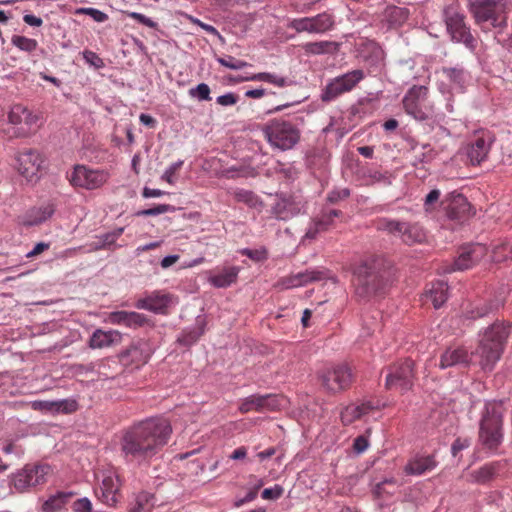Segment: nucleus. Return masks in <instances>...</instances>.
Instances as JSON below:
<instances>
[{"label":"nucleus","instance_id":"473e14b6","mask_svg":"<svg viewBox=\"0 0 512 512\" xmlns=\"http://www.w3.org/2000/svg\"><path fill=\"white\" fill-rule=\"evenodd\" d=\"M238 273V267H226L215 275L211 276L210 283L217 288L228 287L237 280Z\"/></svg>","mask_w":512,"mask_h":512},{"label":"nucleus","instance_id":"f8f14e48","mask_svg":"<svg viewBox=\"0 0 512 512\" xmlns=\"http://www.w3.org/2000/svg\"><path fill=\"white\" fill-rule=\"evenodd\" d=\"M50 467L48 465H26L13 477V484L17 491L24 492L46 482Z\"/></svg>","mask_w":512,"mask_h":512},{"label":"nucleus","instance_id":"4468645a","mask_svg":"<svg viewBox=\"0 0 512 512\" xmlns=\"http://www.w3.org/2000/svg\"><path fill=\"white\" fill-rule=\"evenodd\" d=\"M441 205L446 211L447 217L451 220L462 222L468 219L472 214L471 205L467 198L456 191L448 193L445 198L441 200Z\"/></svg>","mask_w":512,"mask_h":512},{"label":"nucleus","instance_id":"c85d7f7f","mask_svg":"<svg viewBox=\"0 0 512 512\" xmlns=\"http://www.w3.org/2000/svg\"><path fill=\"white\" fill-rule=\"evenodd\" d=\"M440 72L445 76L449 83L456 89L463 91L468 73L461 65L454 67H442Z\"/></svg>","mask_w":512,"mask_h":512},{"label":"nucleus","instance_id":"c756f323","mask_svg":"<svg viewBox=\"0 0 512 512\" xmlns=\"http://www.w3.org/2000/svg\"><path fill=\"white\" fill-rule=\"evenodd\" d=\"M235 82H243V81H263L270 84H273L278 87H285L292 83L287 77L280 76L275 73L269 72H261L257 74H253L250 77H237L233 79Z\"/></svg>","mask_w":512,"mask_h":512},{"label":"nucleus","instance_id":"338daca9","mask_svg":"<svg viewBox=\"0 0 512 512\" xmlns=\"http://www.w3.org/2000/svg\"><path fill=\"white\" fill-rule=\"evenodd\" d=\"M350 196V190L348 188H343L339 190H333L328 194L327 200L335 204L341 200H344Z\"/></svg>","mask_w":512,"mask_h":512},{"label":"nucleus","instance_id":"b1692460","mask_svg":"<svg viewBox=\"0 0 512 512\" xmlns=\"http://www.w3.org/2000/svg\"><path fill=\"white\" fill-rule=\"evenodd\" d=\"M170 304V296L154 292L144 298L139 299L135 306L138 309H145L154 313L163 314Z\"/></svg>","mask_w":512,"mask_h":512},{"label":"nucleus","instance_id":"9d476101","mask_svg":"<svg viewBox=\"0 0 512 512\" xmlns=\"http://www.w3.org/2000/svg\"><path fill=\"white\" fill-rule=\"evenodd\" d=\"M364 77L363 70L355 69L334 78L323 90L321 94L322 101H332L339 95L351 91Z\"/></svg>","mask_w":512,"mask_h":512},{"label":"nucleus","instance_id":"e2e57ef3","mask_svg":"<svg viewBox=\"0 0 512 512\" xmlns=\"http://www.w3.org/2000/svg\"><path fill=\"white\" fill-rule=\"evenodd\" d=\"M283 492V487L276 484L274 487L264 489L261 496L265 500H277L282 496Z\"/></svg>","mask_w":512,"mask_h":512},{"label":"nucleus","instance_id":"a19ab883","mask_svg":"<svg viewBox=\"0 0 512 512\" xmlns=\"http://www.w3.org/2000/svg\"><path fill=\"white\" fill-rule=\"evenodd\" d=\"M313 30L316 34H321L329 31L334 25L333 16L327 12L320 13L311 17Z\"/></svg>","mask_w":512,"mask_h":512},{"label":"nucleus","instance_id":"37998d69","mask_svg":"<svg viewBox=\"0 0 512 512\" xmlns=\"http://www.w3.org/2000/svg\"><path fill=\"white\" fill-rule=\"evenodd\" d=\"M11 44L21 51L32 53L38 48V42L35 39L27 38L21 35H13Z\"/></svg>","mask_w":512,"mask_h":512},{"label":"nucleus","instance_id":"0e129e2a","mask_svg":"<svg viewBox=\"0 0 512 512\" xmlns=\"http://www.w3.org/2000/svg\"><path fill=\"white\" fill-rule=\"evenodd\" d=\"M127 15L136 20L137 22H139L140 24L142 25H145L149 28H157L158 24L153 21L151 18L145 16L144 14H141V13H138V12H127Z\"/></svg>","mask_w":512,"mask_h":512},{"label":"nucleus","instance_id":"69168bd1","mask_svg":"<svg viewBox=\"0 0 512 512\" xmlns=\"http://www.w3.org/2000/svg\"><path fill=\"white\" fill-rule=\"evenodd\" d=\"M241 254L247 256L248 258H250L256 262L264 261L267 259V252L264 249L252 250V249L244 248L243 250H241Z\"/></svg>","mask_w":512,"mask_h":512},{"label":"nucleus","instance_id":"412c9836","mask_svg":"<svg viewBox=\"0 0 512 512\" xmlns=\"http://www.w3.org/2000/svg\"><path fill=\"white\" fill-rule=\"evenodd\" d=\"M500 302L496 298L481 299L470 303L463 311V317L467 320H476L483 318L496 311Z\"/></svg>","mask_w":512,"mask_h":512},{"label":"nucleus","instance_id":"1a4fd4ad","mask_svg":"<svg viewBox=\"0 0 512 512\" xmlns=\"http://www.w3.org/2000/svg\"><path fill=\"white\" fill-rule=\"evenodd\" d=\"M318 378L328 393L336 394L350 387L353 374L349 366L342 364L322 369L318 373Z\"/></svg>","mask_w":512,"mask_h":512},{"label":"nucleus","instance_id":"f257e3e1","mask_svg":"<svg viewBox=\"0 0 512 512\" xmlns=\"http://www.w3.org/2000/svg\"><path fill=\"white\" fill-rule=\"evenodd\" d=\"M172 427L161 417L140 421L123 431L120 438V453L127 463L149 462L168 443Z\"/></svg>","mask_w":512,"mask_h":512},{"label":"nucleus","instance_id":"052dcab7","mask_svg":"<svg viewBox=\"0 0 512 512\" xmlns=\"http://www.w3.org/2000/svg\"><path fill=\"white\" fill-rule=\"evenodd\" d=\"M183 161L179 160L177 162L172 163L161 176L162 180H165L169 184H174V175L175 173L182 167Z\"/></svg>","mask_w":512,"mask_h":512},{"label":"nucleus","instance_id":"79ce46f5","mask_svg":"<svg viewBox=\"0 0 512 512\" xmlns=\"http://www.w3.org/2000/svg\"><path fill=\"white\" fill-rule=\"evenodd\" d=\"M498 468V463H489L482 466L474 472L476 482L484 484L491 481L497 475Z\"/></svg>","mask_w":512,"mask_h":512},{"label":"nucleus","instance_id":"bb28decb","mask_svg":"<svg viewBox=\"0 0 512 512\" xmlns=\"http://www.w3.org/2000/svg\"><path fill=\"white\" fill-rule=\"evenodd\" d=\"M436 466L437 462L432 455L416 456L408 461L404 470L409 475H422Z\"/></svg>","mask_w":512,"mask_h":512},{"label":"nucleus","instance_id":"5701e85b","mask_svg":"<svg viewBox=\"0 0 512 512\" xmlns=\"http://www.w3.org/2000/svg\"><path fill=\"white\" fill-rule=\"evenodd\" d=\"M206 321L198 316L191 327L184 328L178 335L176 342L183 347L189 348L194 345L205 333Z\"/></svg>","mask_w":512,"mask_h":512},{"label":"nucleus","instance_id":"39448f33","mask_svg":"<svg viewBox=\"0 0 512 512\" xmlns=\"http://www.w3.org/2000/svg\"><path fill=\"white\" fill-rule=\"evenodd\" d=\"M502 402H485L479 424V442L488 450H496L503 441V415Z\"/></svg>","mask_w":512,"mask_h":512},{"label":"nucleus","instance_id":"a878e982","mask_svg":"<svg viewBox=\"0 0 512 512\" xmlns=\"http://www.w3.org/2000/svg\"><path fill=\"white\" fill-rule=\"evenodd\" d=\"M409 15L410 12L407 8L390 5L384 9L381 21L385 23L389 29L397 28L408 20Z\"/></svg>","mask_w":512,"mask_h":512},{"label":"nucleus","instance_id":"4d7b16f0","mask_svg":"<svg viewBox=\"0 0 512 512\" xmlns=\"http://www.w3.org/2000/svg\"><path fill=\"white\" fill-rule=\"evenodd\" d=\"M175 211V207L169 204H159L153 208L144 209L136 213L137 216H157Z\"/></svg>","mask_w":512,"mask_h":512},{"label":"nucleus","instance_id":"8fccbe9b","mask_svg":"<svg viewBox=\"0 0 512 512\" xmlns=\"http://www.w3.org/2000/svg\"><path fill=\"white\" fill-rule=\"evenodd\" d=\"M188 94L198 101H210L212 99L210 87L206 83H199L196 87L190 88Z\"/></svg>","mask_w":512,"mask_h":512},{"label":"nucleus","instance_id":"4be33fe9","mask_svg":"<svg viewBox=\"0 0 512 512\" xmlns=\"http://www.w3.org/2000/svg\"><path fill=\"white\" fill-rule=\"evenodd\" d=\"M471 362V355L464 347H449L440 357L439 367L447 369L454 366H469Z\"/></svg>","mask_w":512,"mask_h":512},{"label":"nucleus","instance_id":"393cba45","mask_svg":"<svg viewBox=\"0 0 512 512\" xmlns=\"http://www.w3.org/2000/svg\"><path fill=\"white\" fill-rule=\"evenodd\" d=\"M122 334L117 330L104 331L96 329L89 340V346L92 349H102L120 344Z\"/></svg>","mask_w":512,"mask_h":512},{"label":"nucleus","instance_id":"2eb2a0df","mask_svg":"<svg viewBox=\"0 0 512 512\" xmlns=\"http://www.w3.org/2000/svg\"><path fill=\"white\" fill-rule=\"evenodd\" d=\"M16 162L18 172L28 181H33L37 177L43 160L36 150L27 149L17 155Z\"/></svg>","mask_w":512,"mask_h":512},{"label":"nucleus","instance_id":"3c124183","mask_svg":"<svg viewBox=\"0 0 512 512\" xmlns=\"http://www.w3.org/2000/svg\"><path fill=\"white\" fill-rule=\"evenodd\" d=\"M396 480L394 478L384 479L377 483L374 488V493L381 497L384 494L393 495L397 489Z\"/></svg>","mask_w":512,"mask_h":512},{"label":"nucleus","instance_id":"423d86ee","mask_svg":"<svg viewBox=\"0 0 512 512\" xmlns=\"http://www.w3.org/2000/svg\"><path fill=\"white\" fill-rule=\"evenodd\" d=\"M468 8L475 23L480 26L486 22L500 30L507 26L506 7L502 0H473Z\"/></svg>","mask_w":512,"mask_h":512},{"label":"nucleus","instance_id":"a211bd4d","mask_svg":"<svg viewBox=\"0 0 512 512\" xmlns=\"http://www.w3.org/2000/svg\"><path fill=\"white\" fill-rule=\"evenodd\" d=\"M492 142L493 139L488 133L475 136L467 147V157L472 165H478L486 159Z\"/></svg>","mask_w":512,"mask_h":512},{"label":"nucleus","instance_id":"774afa93","mask_svg":"<svg viewBox=\"0 0 512 512\" xmlns=\"http://www.w3.org/2000/svg\"><path fill=\"white\" fill-rule=\"evenodd\" d=\"M72 509L74 512H91L92 504L88 498L84 497V498L77 499L73 503Z\"/></svg>","mask_w":512,"mask_h":512},{"label":"nucleus","instance_id":"5fc2aeb1","mask_svg":"<svg viewBox=\"0 0 512 512\" xmlns=\"http://www.w3.org/2000/svg\"><path fill=\"white\" fill-rule=\"evenodd\" d=\"M217 62L229 69L232 70H240L244 67L249 66V64L243 60L236 59L235 57L231 55H226L224 57L217 58Z\"/></svg>","mask_w":512,"mask_h":512},{"label":"nucleus","instance_id":"9b49d317","mask_svg":"<svg viewBox=\"0 0 512 512\" xmlns=\"http://www.w3.org/2000/svg\"><path fill=\"white\" fill-rule=\"evenodd\" d=\"M108 177L109 174L105 170H94L84 165H76L68 179L74 187L93 190L101 187L108 180Z\"/></svg>","mask_w":512,"mask_h":512},{"label":"nucleus","instance_id":"603ef678","mask_svg":"<svg viewBox=\"0 0 512 512\" xmlns=\"http://www.w3.org/2000/svg\"><path fill=\"white\" fill-rule=\"evenodd\" d=\"M75 14L77 15H88L90 16L95 22L102 23L105 22L108 19V15L96 8L92 7H80L75 10Z\"/></svg>","mask_w":512,"mask_h":512},{"label":"nucleus","instance_id":"6e6552de","mask_svg":"<svg viewBox=\"0 0 512 512\" xmlns=\"http://www.w3.org/2000/svg\"><path fill=\"white\" fill-rule=\"evenodd\" d=\"M415 379L414 362L407 358L387 368L385 387L405 392L413 387Z\"/></svg>","mask_w":512,"mask_h":512},{"label":"nucleus","instance_id":"aec40b11","mask_svg":"<svg viewBox=\"0 0 512 512\" xmlns=\"http://www.w3.org/2000/svg\"><path fill=\"white\" fill-rule=\"evenodd\" d=\"M325 272L318 269H307L303 272L284 277L279 280L278 285L284 289H290L307 285L308 283L322 280Z\"/></svg>","mask_w":512,"mask_h":512},{"label":"nucleus","instance_id":"0eeeda50","mask_svg":"<svg viewBox=\"0 0 512 512\" xmlns=\"http://www.w3.org/2000/svg\"><path fill=\"white\" fill-rule=\"evenodd\" d=\"M443 20L451 40L462 43L470 50L476 47V39L465 22L464 14L459 12L456 5H448L443 9Z\"/></svg>","mask_w":512,"mask_h":512},{"label":"nucleus","instance_id":"7ed1b4c3","mask_svg":"<svg viewBox=\"0 0 512 512\" xmlns=\"http://www.w3.org/2000/svg\"><path fill=\"white\" fill-rule=\"evenodd\" d=\"M304 117L294 115L269 120L262 128L268 143L281 151L293 149L301 139Z\"/></svg>","mask_w":512,"mask_h":512},{"label":"nucleus","instance_id":"680f3d73","mask_svg":"<svg viewBox=\"0 0 512 512\" xmlns=\"http://www.w3.org/2000/svg\"><path fill=\"white\" fill-rule=\"evenodd\" d=\"M129 311H113L108 315V322L113 325H124L127 323V316Z\"/></svg>","mask_w":512,"mask_h":512},{"label":"nucleus","instance_id":"c9c22d12","mask_svg":"<svg viewBox=\"0 0 512 512\" xmlns=\"http://www.w3.org/2000/svg\"><path fill=\"white\" fill-rule=\"evenodd\" d=\"M428 293L434 308L438 309L448 299V285L443 281H437L431 284Z\"/></svg>","mask_w":512,"mask_h":512},{"label":"nucleus","instance_id":"72a5a7b5","mask_svg":"<svg viewBox=\"0 0 512 512\" xmlns=\"http://www.w3.org/2000/svg\"><path fill=\"white\" fill-rule=\"evenodd\" d=\"M405 229L404 244L412 246L426 241V231L419 223L406 221Z\"/></svg>","mask_w":512,"mask_h":512},{"label":"nucleus","instance_id":"6e6d98bb","mask_svg":"<svg viewBox=\"0 0 512 512\" xmlns=\"http://www.w3.org/2000/svg\"><path fill=\"white\" fill-rule=\"evenodd\" d=\"M440 196L441 192L439 189H433L425 196L423 205L426 212H432L438 204L442 206Z\"/></svg>","mask_w":512,"mask_h":512},{"label":"nucleus","instance_id":"4c0bfd02","mask_svg":"<svg viewBox=\"0 0 512 512\" xmlns=\"http://www.w3.org/2000/svg\"><path fill=\"white\" fill-rule=\"evenodd\" d=\"M237 202H241L250 208H256L262 205L261 199L251 190L235 188L229 192Z\"/></svg>","mask_w":512,"mask_h":512},{"label":"nucleus","instance_id":"dca6fc26","mask_svg":"<svg viewBox=\"0 0 512 512\" xmlns=\"http://www.w3.org/2000/svg\"><path fill=\"white\" fill-rule=\"evenodd\" d=\"M486 254V248L484 245L476 243L464 246L459 256L455 259L453 264V271H463L473 267L478 263Z\"/></svg>","mask_w":512,"mask_h":512},{"label":"nucleus","instance_id":"f704fd0d","mask_svg":"<svg viewBox=\"0 0 512 512\" xmlns=\"http://www.w3.org/2000/svg\"><path fill=\"white\" fill-rule=\"evenodd\" d=\"M73 495V492L63 491L51 495L42 505L43 512H57L61 510Z\"/></svg>","mask_w":512,"mask_h":512},{"label":"nucleus","instance_id":"13d9d810","mask_svg":"<svg viewBox=\"0 0 512 512\" xmlns=\"http://www.w3.org/2000/svg\"><path fill=\"white\" fill-rule=\"evenodd\" d=\"M51 406H55V412L61 413H72L75 412L78 408V404L75 400L72 399H64L60 401H55V404H50Z\"/></svg>","mask_w":512,"mask_h":512},{"label":"nucleus","instance_id":"f3484780","mask_svg":"<svg viewBox=\"0 0 512 512\" xmlns=\"http://www.w3.org/2000/svg\"><path fill=\"white\" fill-rule=\"evenodd\" d=\"M281 405L280 399L274 394L251 395L246 397L240 404L239 410L242 413H248L252 410H275Z\"/></svg>","mask_w":512,"mask_h":512},{"label":"nucleus","instance_id":"58836bf2","mask_svg":"<svg viewBox=\"0 0 512 512\" xmlns=\"http://www.w3.org/2000/svg\"><path fill=\"white\" fill-rule=\"evenodd\" d=\"M329 153L324 148L313 147L306 152V162L310 167H323L329 160Z\"/></svg>","mask_w":512,"mask_h":512},{"label":"nucleus","instance_id":"6ab92c4d","mask_svg":"<svg viewBox=\"0 0 512 512\" xmlns=\"http://www.w3.org/2000/svg\"><path fill=\"white\" fill-rule=\"evenodd\" d=\"M119 490V477L113 473H108L103 476L97 495L102 503L114 506L118 502Z\"/></svg>","mask_w":512,"mask_h":512},{"label":"nucleus","instance_id":"bf43d9fd","mask_svg":"<svg viewBox=\"0 0 512 512\" xmlns=\"http://www.w3.org/2000/svg\"><path fill=\"white\" fill-rule=\"evenodd\" d=\"M82 56L86 63L95 69H102L105 66L103 59L97 53L91 50H84L82 52Z\"/></svg>","mask_w":512,"mask_h":512},{"label":"nucleus","instance_id":"e433bc0d","mask_svg":"<svg viewBox=\"0 0 512 512\" xmlns=\"http://www.w3.org/2000/svg\"><path fill=\"white\" fill-rule=\"evenodd\" d=\"M123 362L133 363L137 366L147 362L148 356L143 353L139 344H131L128 348L123 350L120 354Z\"/></svg>","mask_w":512,"mask_h":512},{"label":"nucleus","instance_id":"20e7f679","mask_svg":"<svg viewBox=\"0 0 512 512\" xmlns=\"http://www.w3.org/2000/svg\"><path fill=\"white\" fill-rule=\"evenodd\" d=\"M509 334V327L500 322H495L485 329L475 350V355L480 358L479 364L483 370H493L504 352Z\"/></svg>","mask_w":512,"mask_h":512},{"label":"nucleus","instance_id":"ddd939ff","mask_svg":"<svg viewBox=\"0 0 512 512\" xmlns=\"http://www.w3.org/2000/svg\"><path fill=\"white\" fill-rule=\"evenodd\" d=\"M305 212V202L296 196L281 193L277 195L275 204L271 208L272 215L286 221Z\"/></svg>","mask_w":512,"mask_h":512},{"label":"nucleus","instance_id":"09e8293b","mask_svg":"<svg viewBox=\"0 0 512 512\" xmlns=\"http://www.w3.org/2000/svg\"><path fill=\"white\" fill-rule=\"evenodd\" d=\"M335 42L331 41H317V42H308L304 45V49L307 53L311 54H323L328 52L330 48L336 47Z\"/></svg>","mask_w":512,"mask_h":512},{"label":"nucleus","instance_id":"49530a36","mask_svg":"<svg viewBox=\"0 0 512 512\" xmlns=\"http://www.w3.org/2000/svg\"><path fill=\"white\" fill-rule=\"evenodd\" d=\"M151 325H152L151 320L148 317H146L144 314L134 312V311L128 312L126 327L132 328V329H137V328H141L144 326H151Z\"/></svg>","mask_w":512,"mask_h":512},{"label":"nucleus","instance_id":"7c9ffc66","mask_svg":"<svg viewBox=\"0 0 512 512\" xmlns=\"http://www.w3.org/2000/svg\"><path fill=\"white\" fill-rule=\"evenodd\" d=\"M373 405L371 402H364L360 405H349L344 408L341 412L342 422L345 424H350L353 421L360 419L362 416L368 414L371 410H373Z\"/></svg>","mask_w":512,"mask_h":512},{"label":"nucleus","instance_id":"f03ea898","mask_svg":"<svg viewBox=\"0 0 512 512\" xmlns=\"http://www.w3.org/2000/svg\"><path fill=\"white\" fill-rule=\"evenodd\" d=\"M353 274L355 295L364 302L384 295L392 281L391 265L381 256L363 260L355 267Z\"/></svg>","mask_w":512,"mask_h":512},{"label":"nucleus","instance_id":"864d4df0","mask_svg":"<svg viewBox=\"0 0 512 512\" xmlns=\"http://www.w3.org/2000/svg\"><path fill=\"white\" fill-rule=\"evenodd\" d=\"M289 27L294 29L298 33H300V32L314 33L311 17L293 19L290 22Z\"/></svg>","mask_w":512,"mask_h":512},{"label":"nucleus","instance_id":"a18cd8bd","mask_svg":"<svg viewBox=\"0 0 512 512\" xmlns=\"http://www.w3.org/2000/svg\"><path fill=\"white\" fill-rule=\"evenodd\" d=\"M428 89L425 86L411 87L403 98V103L424 102L427 98Z\"/></svg>","mask_w":512,"mask_h":512},{"label":"nucleus","instance_id":"ea45409f","mask_svg":"<svg viewBox=\"0 0 512 512\" xmlns=\"http://www.w3.org/2000/svg\"><path fill=\"white\" fill-rule=\"evenodd\" d=\"M54 213V208L52 205H46L39 208H34L30 210L28 214V225H39L49 219Z\"/></svg>","mask_w":512,"mask_h":512},{"label":"nucleus","instance_id":"cd10ccee","mask_svg":"<svg viewBox=\"0 0 512 512\" xmlns=\"http://www.w3.org/2000/svg\"><path fill=\"white\" fill-rule=\"evenodd\" d=\"M405 224L406 221L391 219V218H380L377 221V229L387 232L388 234L397 237L404 243L405 240Z\"/></svg>","mask_w":512,"mask_h":512},{"label":"nucleus","instance_id":"de8ad7c7","mask_svg":"<svg viewBox=\"0 0 512 512\" xmlns=\"http://www.w3.org/2000/svg\"><path fill=\"white\" fill-rule=\"evenodd\" d=\"M154 495L143 492L137 497V506L132 510V512H152V507L154 506Z\"/></svg>","mask_w":512,"mask_h":512},{"label":"nucleus","instance_id":"c03bdc74","mask_svg":"<svg viewBox=\"0 0 512 512\" xmlns=\"http://www.w3.org/2000/svg\"><path fill=\"white\" fill-rule=\"evenodd\" d=\"M424 102L403 103L405 112L418 121H425L429 118L430 113L423 107Z\"/></svg>","mask_w":512,"mask_h":512},{"label":"nucleus","instance_id":"2f4dec72","mask_svg":"<svg viewBox=\"0 0 512 512\" xmlns=\"http://www.w3.org/2000/svg\"><path fill=\"white\" fill-rule=\"evenodd\" d=\"M8 119L11 124L18 125L24 123L28 127L37 122V116L33 115L31 111L22 105L13 106L8 114Z\"/></svg>","mask_w":512,"mask_h":512}]
</instances>
